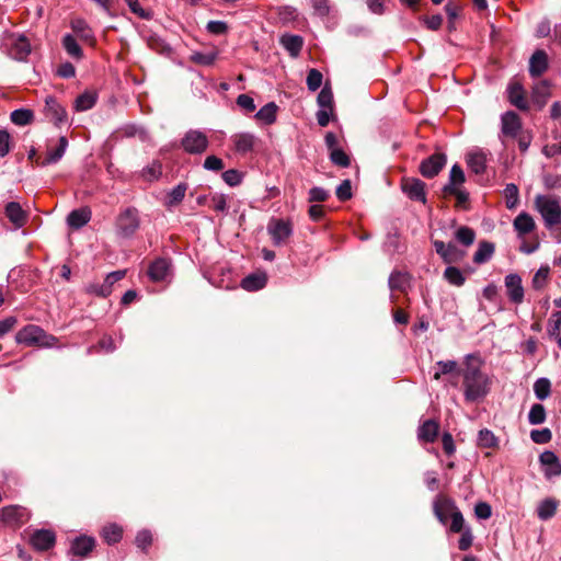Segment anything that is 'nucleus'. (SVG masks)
<instances>
[{
  "mask_svg": "<svg viewBox=\"0 0 561 561\" xmlns=\"http://www.w3.org/2000/svg\"><path fill=\"white\" fill-rule=\"evenodd\" d=\"M499 444L497 437L488 428L480 430L478 433V445L482 448H494Z\"/></svg>",
  "mask_w": 561,
  "mask_h": 561,
  "instance_id": "c03bdc74",
  "label": "nucleus"
},
{
  "mask_svg": "<svg viewBox=\"0 0 561 561\" xmlns=\"http://www.w3.org/2000/svg\"><path fill=\"white\" fill-rule=\"evenodd\" d=\"M317 102L321 108L333 111V93L328 84H325L318 94Z\"/></svg>",
  "mask_w": 561,
  "mask_h": 561,
  "instance_id": "3c124183",
  "label": "nucleus"
},
{
  "mask_svg": "<svg viewBox=\"0 0 561 561\" xmlns=\"http://www.w3.org/2000/svg\"><path fill=\"white\" fill-rule=\"evenodd\" d=\"M27 518L28 513L22 506L10 505L1 510V519L5 524H23Z\"/></svg>",
  "mask_w": 561,
  "mask_h": 561,
  "instance_id": "a211bd4d",
  "label": "nucleus"
},
{
  "mask_svg": "<svg viewBox=\"0 0 561 561\" xmlns=\"http://www.w3.org/2000/svg\"><path fill=\"white\" fill-rule=\"evenodd\" d=\"M437 370L434 373L433 378L439 380L443 375H448L457 371L458 363L456 360H438L436 363Z\"/></svg>",
  "mask_w": 561,
  "mask_h": 561,
  "instance_id": "09e8293b",
  "label": "nucleus"
},
{
  "mask_svg": "<svg viewBox=\"0 0 561 561\" xmlns=\"http://www.w3.org/2000/svg\"><path fill=\"white\" fill-rule=\"evenodd\" d=\"M463 255L465 252L458 250V248L454 243L449 242L440 257L445 263L450 264L460 261Z\"/></svg>",
  "mask_w": 561,
  "mask_h": 561,
  "instance_id": "864d4df0",
  "label": "nucleus"
},
{
  "mask_svg": "<svg viewBox=\"0 0 561 561\" xmlns=\"http://www.w3.org/2000/svg\"><path fill=\"white\" fill-rule=\"evenodd\" d=\"M559 502L552 497L542 500L537 506V515L541 520H548L557 513Z\"/></svg>",
  "mask_w": 561,
  "mask_h": 561,
  "instance_id": "c85d7f7f",
  "label": "nucleus"
},
{
  "mask_svg": "<svg viewBox=\"0 0 561 561\" xmlns=\"http://www.w3.org/2000/svg\"><path fill=\"white\" fill-rule=\"evenodd\" d=\"M172 275L171 261L164 257L156 259L148 268V276L152 282H165Z\"/></svg>",
  "mask_w": 561,
  "mask_h": 561,
  "instance_id": "f8f14e48",
  "label": "nucleus"
},
{
  "mask_svg": "<svg viewBox=\"0 0 561 561\" xmlns=\"http://www.w3.org/2000/svg\"><path fill=\"white\" fill-rule=\"evenodd\" d=\"M280 43L291 56H297L302 48L304 41L299 35L287 34L282 37Z\"/></svg>",
  "mask_w": 561,
  "mask_h": 561,
  "instance_id": "e433bc0d",
  "label": "nucleus"
},
{
  "mask_svg": "<svg viewBox=\"0 0 561 561\" xmlns=\"http://www.w3.org/2000/svg\"><path fill=\"white\" fill-rule=\"evenodd\" d=\"M9 45V55L15 60L23 61L31 54V44L24 35H11Z\"/></svg>",
  "mask_w": 561,
  "mask_h": 561,
  "instance_id": "9d476101",
  "label": "nucleus"
},
{
  "mask_svg": "<svg viewBox=\"0 0 561 561\" xmlns=\"http://www.w3.org/2000/svg\"><path fill=\"white\" fill-rule=\"evenodd\" d=\"M457 508L455 502L446 496L438 495L433 503V511L436 518L445 525L453 514V512Z\"/></svg>",
  "mask_w": 561,
  "mask_h": 561,
  "instance_id": "2eb2a0df",
  "label": "nucleus"
},
{
  "mask_svg": "<svg viewBox=\"0 0 561 561\" xmlns=\"http://www.w3.org/2000/svg\"><path fill=\"white\" fill-rule=\"evenodd\" d=\"M314 13L319 16H327L330 13L329 0H310Z\"/></svg>",
  "mask_w": 561,
  "mask_h": 561,
  "instance_id": "69168bd1",
  "label": "nucleus"
},
{
  "mask_svg": "<svg viewBox=\"0 0 561 561\" xmlns=\"http://www.w3.org/2000/svg\"><path fill=\"white\" fill-rule=\"evenodd\" d=\"M504 196L506 207L508 209H514L519 202V191L517 185H515L514 183L506 184L504 188Z\"/></svg>",
  "mask_w": 561,
  "mask_h": 561,
  "instance_id": "49530a36",
  "label": "nucleus"
},
{
  "mask_svg": "<svg viewBox=\"0 0 561 561\" xmlns=\"http://www.w3.org/2000/svg\"><path fill=\"white\" fill-rule=\"evenodd\" d=\"M209 140L205 133L198 129H190L181 140V146L190 154H202L208 148Z\"/></svg>",
  "mask_w": 561,
  "mask_h": 561,
  "instance_id": "39448f33",
  "label": "nucleus"
},
{
  "mask_svg": "<svg viewBox=\"0 0 561 561\" xmlns=\"http://www.w3.org/2000/svg\"><path fill=\"white\" fill-rule=\"evenodd\" d=\"M62 46L65 50L73 58L81 59L83 56L82 49L71 34H66L62 38Z\"/></svg>",
  "mask_w": 561,
  "mask_h": 561,
  "instance_id": "79ce46f5",
  "label": "nucleus"
},
{
  "mask_svg": "<svg viewBox=\"0 0 561 561\" xmlns=\"http://www.w3.org/2000/svg\"><path fill=\"white\" fill-rule=\"evenodd\" d=\"M234 149L239 153L250 152L255 144V136L250 133H240L232 136Z\"/></svg>",
  "mask_w": 561,
  "mask_h": 561,
  "instance_id": "393cba45",
  "label": "nucleus"
},
{
  "mask_svg": "<svg viewBox=\"0 0 561 561\" xmlns=\"http://www.w3.org/2000/svg\"><path fill=\"white\" fill-rule=\"evenodd\" d=\"M552 434L549 428L533 430L530 432V438L536 444H547L551 440Z\"/></svg>",
  "mask_w": 561,
  "mask_h": 561,
  "instance_id": "bf43d9fd",
  "label": "nucleus"
},
{
  "mask_svg": "<svg viewBox=\"0 0 561 561\" xmlns=\"http://www.w3.org/2000/svg\"><path fill=\"white\" fill-rule=\"evenodd\" d=\"M162 174V164L159 161H153L149 165L145 167L141 171V175L147 181L158 180Z\"/></svg>",
  "mask_w": 561,
  "mask_h": 561,
  "instance_id": "603ef678",
  "label": "nucleus"
},
{
  "mask_svg": "<svg viewBox=\"0 0 561 561\" xmlns=\"http://www.w3.org/2000/svg\"><path fill=\"white\" fill-rule=\"evenodd\" d=\"M186 188L187 187L184 183H180L176 186H174L168 195V201L165 205L168 207H172L180 204L185 196Z\"/></svg>",
  "mask_w": 561,
  "mask_h": 561,
  "instance_id": "8fccbe9b",
  "label": "nucleus"
},
{
  "mask_svg": "<svg viewBox=\"0 0 561 561\" xmlns=\"http://www.w3.org/2000/svg\"><path fill=\"white\" fill-rule=\"evenodd\" d=\"M534 206L547 229L561 222V198L558 195L538 194L534 199Z\"/></svg>",
  "mask_w": 561,
  "mask_h": 561,
  "instance_id": "f03ea898",
  "label": "nucleus"
},
{
  "mask_svg": "<svg viewBox=\"0 0 561 561\" xmlns=\"http://www.w3.org/2000/svg\"><path fill=\"white\" fill-rule=\"evenodd\" d=\"M446 161L444 153H434L421 162L420 172L424 178L432 179L440 172Z\"/></svg>",
  "mask_w": 561,
  "mask_h": 561,
  "instance_id": "ddd939ff",
  "label": "nucleus"
},
{
  "mask_svg": "<svg viewBox=\"0 0 561 561\" xmlns=\"http://www.w3.org/2000/svg\"><path fill=\"white\" fill-rule=\"evenodd\" d=\"M336 196L340 201H348L352 197V186L350 180H344L336 188Z\"/></svg>",
  "mask_w": 561,
  "mask_h": 561,
  "instance_id": "0e129e2a",
  "label": "nucleus"
},
{
  "mask_svg": "<svg viewBox=\"0 0 561 561\" xmlns=\"http://www.w3.org/2000/svg\"><path fill=\"white\" fill-rule=\"evenodd\" d=\"M403 193L412 201L426 203L425 183L420 179L408 178L402 180Z\"/></svg>",
  "mask_w": 561,
  "mask_h": 561,
  "instance_id": "9b49d317",
  "label": "nucleus"
},
{
  "mask_svg": "<svg viewBox=\"0 0 561 561\" xmlns=\"http://www.w3.org/2000/svg\"><path fill=\"white\" fill-rule=\"evenodd\" d=\"M438 428L439 425L435 421L427 420L419 427L417 437L420 440L432 443L438 435Z\"/></svg>",
  "mask_w": 561,
  "mask_h": 561,
  "instance_id": "cd10ccee",
  "label": "nucleus"
},
{
  "mask_svg": "<svg viewBox=\"0 0 561 561\" xmlns=\"http://www.w3.org/2000/svg\"><path fill=\"white\" fill-rule=\"evenodd\" d=\"M505 287L508 299L518 305L524 300V288L522 285V278L518 274L511 273L505 276Z\"/></svg>",
  "mask_w": 561,
  "mask_h": 561,
  "instance_id": "dca6fc26",
  "label": "nucleus"
},
{
  "mask_svg": "<svg viewBox=\"0 0 561 561\" xmlns=\"http://www.w3.org/2000/svg\"><path fill=\"white\" fill-rule=\"evenodd\" d=\"M444 278L447 283L456 287H461L466 282L463 273L456 266L446 267Z\"/></svg>",
  "mask_w": 561,
  "mask_h": 561,
  "instance_id": "a19ab883",
  "label": "nucleus"
},
{
  "mask_svg": "<svg viewBox=\"0 0 561 561\" xmlns=\"http://www.w3.org/2000/svg\"><path fill=\"white\" fill-rule=\"evenodd\" d=\"M540 462L545 466V477L550 479L552 477L561 476V462L553 451H543L540 457Z\"/></svg>",
  "mask_w": 561,
  "mask_h": 561,
  "instance_id": "6ab92c4d",
  "label": "nucleus"
},
{
  "mask_svg": "<svg viewBox=\"0 0 561 561\" xmlns=\"http://www.w3.org/2000/svg\"><path fill=\"white\" fill-rule=\"evenodd\" d=\"M463 396L466 401L476 402L483 399L490 391L491 380L480 367L468 364L462 373Z\"/></svg>",
  "mask_w": 561,
  "mask_h": 561,
  "instance_id": "f257e3e1",
  "label": "nucleus"
},
{
  "mask_svg": "<svg viewBox=\"0 0 561 561\" xmlns=\"http://www.w3.org/2000/svg\"><path fill=\"white\" fill-rule=\"evenodd\" d=\"M513 225L519 236H525L531 232L536 227L534 218L527 213H520L514 219Z\"/></svg>",
  "mask_w": 561,
  "mask_h": 561,
  "instance_id": "c756f323",
  "label": "nucleus"
},
{
  "mask_svg": "<svg viewBox=\"0 0 561 561\" xmlns=\"http://www.w3.org/2000/svg\"><path fill=\"white\" fill-rule=\"evenodd\" d=\"M139 216L136 208L128 207L116 219V231L122 238H130L139 228Z\"/></svg>",
  "mask_w": 561,
  "mask_h": 561,
  "instance_id": "20e7f679",
  "label": "nucleus"
},
{
  "mask_svg": "<svg viewBox=\"0 0 561 561\" xmlns=\"http://www.w3.org/2000/svg\"><path fill=\"white\" fill-rule=\"evenodd\" d=\"M11 150V136L5 129L0 130V157H5Z\"/></svg>",
  "mask_w": 561,
  "mask_h": 561,
  "instance_id": "338daca9",
  "label": "nucleus"
},
{
  "mask_svg": "<svg viewBox=\"0 0 561 561\" xmlns=\"http://www.w3.org/2000/svg\"><path fill=\"white\" fill-rule=\"evenodd\" d=\"M267 232L273 241V244L280 247L285 244L289 237L293 234V226L287 220L272 218L267 224Z\"/></svg>",
  "mask_w": 561,
  "mask_h": 561,
  "instance_id": "0eeeda50",
  "label": "nucleus"
},
{
  "mask_svg": "<svg viewBox=\"0 0 561 561\" xmlns=\"http://www.w3.org/2000/svg\"><path fill=\"white\" fill-rule=\"evenodd\" d=\"M5 216L16 228L23 227L26 222V214L16 202H10L7 204Z\"/></svg>",
  "mask_w": 561,
  "mask_h": 561,
  "instance_id": "b1692460",
  "label": "nucleus"
},
{
  "mask_svg": "<svg viewBox=\"0 0 561 561\" xmlns=\"http://www.w3.org/2000/svg\"><path fill=\"white\" fill-rule=\"evenodd\" d=\"M455 238L465 247H470L476 240V232L470 227L461 226L457 229Z\"/></svg>",
  "mask_w": 561,
  "mask_h": 561,
  "instance_id": "a18cd8bd",
  "label": "nucleus"
},
{
  "mask_svg": "<svg viewBox=\"0 0 561 561\" xmlns=\"http://www.w3.org/2000/svg\"><path fill=\"white\" fill-rule=\"evenodd\" d=\"M91 210L88 207L73 209L67 216V225L72 229H80L91 219Z\"/></svg>",
  "mask_w": 561,
  "mask_h": 561,
  "instance_id": "4be33fe9",
  "label": "nucleus"
},
{
  "mask_svg": "<svg viewBox=\"0 0 561 561\" xmlns=\"http://www.w3.org/2000/svg\"><path fill=\"white\" fill-rule=\"evenodd\" d=\"M277 110L276 103L270 102L257 111L255 118L265 125H271L276 122Z\"/></svg>",
  "mask_w": 561,
  "mask_h": 561,
  "instance_id": "72a5a7b5",
  "label": "nucleus"
},
{
  "mask_svg": "<svg viewBox=\"0 0 561 561\" xmlns=\"http://www.w3.org/2000/svg\"><path fill=\"white\" fill-rule=\"evenodd\" d=\"M71 28L81 39L85 42H91L93 39V32L84 20H73L71 22Z\"/></svg>",
  "mask_w": 561,
  "mask_h": 561,
  "instance_id": "ea45409f",
  "label": "nucleus"
},
{
  "mask_svg": "<svg viewBox=\"0 0 561 561\" xmlns=\"http://www.w3.org/2000/svg\"><path fill=\"white\" fill-rule=\"evenodd\" d=\"M411 276L408 273L394 271L390 274L388 285L391 290L407 291L410 287Z\"/></svg>",
  "mask_w": 561,
  "mask_h": 561,
  "instance_id": "bb28decb",
  "label": "nucleus"
},
{
  "mask_svg": "<svg viewBox=\"0 0 561 561\" xmlns=\"http://www.w3.org/2000/svg\"><path fill=\"white\" fill-rule=\"evenodd\" d=\"M550 95V84L547 80H542L533 88L531 101L541 110L547 104Z\"/></svg>",
  "mask_w": 561,
  "mask_h": 561,
  "instance_id": "5701e85b",
  "label": "nucleus"
},
{
  "mask_svg": "<svg viewBox=\"0 0 561 561\" xmlns=\"http://www.w3.org/2000/svg\"><path fill=\"white\" fill-rule=\"evenodd\" d=\"M267 276L265 273H253L241 280V287L247 291H256L265 287Z\"/></svg>",
  "mask_w": 561,
  "mask_h": 561,
  "instance_id": "a878e982",
  "label": "nucleus"
},
{
  "mask_svg": "<svg viewBox=\"0 0 561 561\" xmlns=\"http://www.w3.org/2000/svg\"><path fill=\"white\" fill-rule=\"evenodd\" d=\"M561 329V311H556L552 313L549 323H548V332L550 335H557Z\"/></svg>",
  "mask_w": 561,
  "mask_h": 561,
  "instance_id": "774afa93",
  "label": "nucleus"
},
{
  "mask_svg": "<svg viewBox=\"0 0 561 561\" xmlns=\"http://www.w3.org/2000/svg\"><path fill=\"white\" fill-rule=\"evenodd\" d=\"M30 543L36 551H47L56 543V535L50 529H37L30 537Z\"/></svg>",
  "mask_w": 561,
  "mask_h": 561,
  "instance_id": "4468645a",
  "label": "nucleus"
},
{
  "mask_svg": "<svg viewBox=\"0 0 561 561\" xmlns=\"http://www.w3.org/2000/svg\"><path fill=\"white\" fill-rule=\"evenodd\" d=\"M330 160L333 164L341 168H347L351 164L348 154L340 148L330 151Z\"/></svg>",
  "mask_w": 561,
  "mask_h": 561,
  "instance_id": "5fc2aeb1",
  "label": "nucleus"
},
{
  "mask_svg": "<svg viewBox=\"0 0 561 561\" xmlns=\"http://www.w3.org/2000/svg\"><path fill=\"white\" fill-rule=\"evenodd\" d=\"M15 341L19 344L45 348L55 347L58 343V339L56 336L48 334L41 327L35 324H28L21 329L15 335Z\"/></svg>",
  "mask_w": 561,
  "mask_h": 561,
  "instance_id": "7ed1b4c3",
  "label": "nucleus"
},
{
  "mask_svg": "<svg viewBox=\"0 0 561 561\" xmlns=\"http://www.w3.org/2000/svg\"><path fill=\"white\" fill-rule=\"evenodd\" d=\"M451 524H450V531L453 533H460L465 530V519L462 516V513L456 508L453 514L450 515Z\"/></svg>",
  "mask_w": 561,
  "mask_h": 561,
  "instance_id": "680f3d73",
  "label": "nucleus"
},
{
  "mask_svg": "<svg viewBox=\"0 0 561 561\" xmlns=\"http://www.w3.org/2000/svg\"><path fill=\"white\" fill-rule=\"evenodd\" d=\"M546 409L541 403H535L531 405L528 413V422L531 425H539L546 421Z\"/></svg>",
  "mask_w": 561,
  "mask_h": 561,
  "instance_id": "de8ad7c7",
  "label": "nucleus"
},
{
  "mask_svg": "<svg viewBox=\"0 0 561 561\" xmlns=\"http://www.w3.org/2000/svg\"><path fill=\"white\" fill-rule=\"evenodd\" d=\"M44 114L45 117L56 126L67 122L66 108L51 95H48L45 99Z\"/></svg>",
  "mask_w": 561,
  "mask_h": 561,
  "instance_id": "1a4fd4ad",
  "label": "nucleus"
},
{
  "mask_svg": "<svg viewBox=\"0 0 561 561\" xmlns=\"http://www.w3.org/2000/svg\"><path fill=\"white\" fill-rule=\"evenodd\" d=\"M10 118L14 125L26 126L34 121V113L28 108H18L11 113Z\"/></svg>",
  "mask_w": 561,
  "mask_h": 561,
  "instance_id": "4c0bfd02",
  "label": "nucleus"
},
{
  "mask_svg": "<svg viewBox=\"0 0 561 561\" xmlns=\"http://www.w3.org/2000/svg\"><path fill=\"white\" fill-rule=\"evenodd\" d=\"M495 247L492 242L481 241L478 245L477 251L473 254V262L476 264H483L491 260L494 253Z\"/></svg>",
  "mask_w": 561,
  "mask_h": 561,
  "instance_id": "473e14b6",
  "label": "nucleus"
},
{
  "mask_svg": "<svg viewBox=\"0 0 561 561\" xmlns=\"http://www.w3.org/2000/svg\"><path fill=\"white\" fill-rule=\"evenodd\" d=\"M221 178L225 181V183L231 187L237 186L242 182V174L234 169L225 171L221 174Z\"/></svg>",
  "mask_w": 561,
  "mask_h": 561,
  "instance_id": "052dcab7",
  "label": "nucleus"
},
{
  "mask_svg": "<svg viewBox=\"0 0 561 561\" xmlns=\"http://www.w3.org/2000/svg\"><path fill=\"white\" fill-rule=\"evenodd\" d=\"M98 100V94L93 91H85L80 94L75 102V108L78 112H83L92 108Z\"/></svg>",
  "mask_w": 561,
  "mask_h": 561,
  "instance_id": "c9c22d12",
  "label": "nucleus"
},
{
  "mask_svg": "<svg viewBox=\"0 0 561 561\" xmlns=\"http://www.w3.org/2000/svg\"><path fill=\"white\" fill-rule=\"evenodd\" d=\"M469 169L476 174H482L486 168V156L482 151H472L467 157Z\"/></svg>",
  "mask_w": 561,
  "mask_h": 561,
  "instance_id": "7c9ffc66",
  "label": "nucleus"
},
{
  "mask_svg": "<svg viewBox=\"0 0 561 561\" xmlns=\"http://www.w3.org/2000/svg\"><path fill=\"white\" fill-rule=\"evenodd\" d=\"M522 129L519 116L513 112H505L501 116V135L500 139L504 144V138H516Z\"/></svg>",
  "mask_w": 561,
  "mask_h": 561,
  "instance_id": "6e6552de",
  "label": "nucleus"
},
{
  "mask_svg": "<svg viewBox=\"0 0 561 561\" xmlns=\"http://www.w3.org/2000/svg\"><path fill=\"white\" fill-rule=\"evenodd\" d=\"M126 275L125 270L111 272L106 275L103 283H90L85 286V291L90 295L106 298L113 291V285L123 279Z\"/></svg>",
  "mask_w": 561,
  "mask_h": 561,
  "instance_id": "423d86ee",
  "label": "nucleus"
},
{
  "mask_svg": "<svg viewBox=\"0 0 561 561\" xmlns=\"http://www.w3.org/2000/svg\"><path fill=\"white\" fill-rule=\"evenodd\" d=\"M216 57L217 56L214 53H194L192 55V60L198 65L210 66L216 60Z\"/></svg>",
  "mask_w": 561,
  "mask_h": 561,
  "instance_id": "e2e57ef3",
  "label": "nucleus"
},
{
  "mask_svg": "<svg viewBox=\"0 0 561 561\" xmlns=\"http://www.w3.org/2000/svg\"><path fill=\"white\" fill-rule=\"evenodd\" d=\"M465 180L466 178L461 167L459 164H454L449 172L448 183L443 187V191L448 192L449 190L460 187Z\"/></svg>",
  "mask_w": 561,
  "mask_h": 561,
  "instance_id": "f704fd0d",
  "label": "nucleus"
},
{
  "mask_svg": "<svg viewBox=\"0 0 561 561\" xmlns=\"http://www.w3.org/2000/svg\"><path fill=\"white\" fill-rule=\"evenodd\" d=\"M508 100L517 108L525 111L528 108V103L524 95L523 87L518 83L508 87Z\"/></svg>",
  "mask_w": 561,
  "mask_h": 561,
  "instance_id": "2f4dec72",
  "label": "nucleus"
},
{
  "mask_svg": "<svg viewBox=\"0 0 561 561\" xmlns=\"http://www.w3.org/2000/svg\"><path fill=\"white\" fill-rule=\"evenodd\" d=\"M210 207L217 213H226L228 209L227 196L221 193H215L209 196Z\"/></svg>",
  "mask_w": 561,
  "mask_h": 561,
  "instance_id": "6e6d98bb",
  "label": "nucleus"
},
{
  "mask_svg": "<svg viewBox=\"0 0 561 561\" xmlns=\"http://www.w3.org/2000/svg\"><path fill=\"white\" fill-rule=\"evenodd\" d=\"M548 69V56L545 50H536L529 60V75L533 78L540 77Z\"/></svg>",
  "mask_w": 561,
  "mask_h": 561,
  "instance_id": "412c9836",
  "label": "nucleus"
},
{
  "mask_svg": "<svg viewBox=\"0 0 561 561\" xmlns=\"http://www.w3.org/2000/svg\"><path fill=\"white\" fill-rule=\"evenodd\" d=\"M95 540L89 536H79L75 540H72L70 550L68 552L69 556L78 558H85L94 548Z\"/></svg>",
  "mask_w": 561,
  "mask_h": 561,
  "instance_id": "f3484780",
  "label": "nucleus"
},
{
  "mask_svg": "<svg viewBox=\"0 0 561 561\" xmlns=\"http://www.w3.org/2000/svg\"><path fill=\"white\" fill-rule=\"evenodd\" d=\"M534 392L538 400L547 399L551 393V382L548 378H538L534 383Z\"/></svg>",
  "mask_w": 561,
  "mask_h": 561,
  "instance_id": "37998d69",
  "label": "nucleus"
},
{
  "mask_svg": "<svg viewBox=\"0 0 561 561\" xmlns=\"http://www.w3.org/2000/svg\"><path fill=\"white\" fill-rule=\"evenodd\" d=\"M101 535L106 543L113 545L122 539L123 529L116 524H110L103 527Z\"/></svg>",
  "mask_w": 561,
  "mask_h": 561,
  "instance_id": "58836bf2",
  "label": "nucleus"
},
{
  "mask_svg": "<svg viewBox=\"0 0 561 561\" xmlns=\"http://www.w3.org/2000/svg\"><path fill=\"white\" fill-rule=\"evenodd\" d=\"M323 76L318 69H310L307 75V87L310 91H317L322 84Z\"/></svg>",
  "mask_w": 561,
  "mask_h": 561,
  "instance_id": "4d7b16f0",
  "label": "nucleus"
},
{
  "mask_svg": "<svg viewBox=\"0 0 561 561\" xmlns=\"http://www.w3.org/2000/svg\"><path fill=\"white\" fill-rule=\"evenodd\" d=\"M549 267L548 266H541L536 274L533 277V287L535 289H541L548 279L549 276Z\"/></svg>",
  "mask_w": 561,
  "mask_h": 561,
  "instance_id": "13d9d810",
  "label": "nucleus"
},
{
  "mask_svg": "<svg viewBox=\"0 0 561 561\" xmlns=\"http://www.w3.org/2000/svg\"><path fill=\"white\" fill-rule=\"evenodd\" d=\"M67 146H68L67 138L61 136L59 138L58 146L55 149H48V151L44 158L36 159V161H35L36 164L39 167H47L49 164L58 162L65 154Z\"/></svg>",
  "mask_w": 561,
  "mask_h": 561,
  "instance_id": "aec40b11",
  "label": "nucleus"
}]
</instances>
